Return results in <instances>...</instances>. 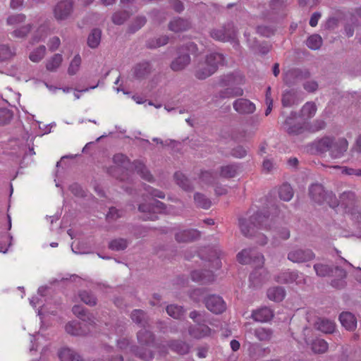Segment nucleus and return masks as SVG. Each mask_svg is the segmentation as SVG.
<instances>
[{
    "mask_svg": "<svg viewBox=\"0 0 361 361\" xmlns=\"http://www.w3.org/2000/svg\"><path fill=\"white\" fill-rule=\"evenodd\" d=\"M315 254L308 248L293 247L288 253L287 258L293 263H305L314 259Z\"/></svg>",
    "mask_w": 361,
    "mask_h": 361,
    "instance_id": "obj_9",
    "label": "nucleus"
},
{
    "mask_svg": "<svg viewBox=\"0 0 361 361\" xmlns=\"http://www.w3.org/2000/svg\"><path fill=\"white\" fill-rule=\"evenodd\" d=\"M128 242L123 238H117L111 240L109 244V247L114 251L125 250L128 246Z\"/></svg>",
    "mask_w": 361,
    "mask_h": 361,
    "instance_id": "obj_50",
    "label": "nucleus"
},
{
    "mask_svg": "<svg viewBox=\"0 0 361 361\" xmlns=\"http://www.w3.org/2000/svg\"><path fill=\"white\" fill-rule=\"evenodd\" d=\"M194 200L197 206L203 209H208L211 206V201L200 193H196L194 195Z\"/></svg>",
    "mask_w": 361,
    "mask_h": 361,
    "instance_id": "obj_54",
    "label": "nucleus"
},
{
    "mask_svg": "<svg viewBox=\"0 0 361 361\" xmlns=\"http://www.w3.org/2000/svg\"><path fill=\"white\" fill-rule=\"evenodd\" d=\"M79 297L87 305L94 306L97 304V298L90 292L82 290L79 293Z\"/></svg>",
    "mask_w": 361,
    "mask_h": 361,
    "instance_id": "obj_51",
    "label": "nucleus"
},
{
    "mask_svg": "<svg viewBox=\"0 0 361 361\" xmlns=\"http://www.w3.org/2000/svg\"><path fill=\"white\" fill-rule=\"evenodd\" d=\"M200 178L206 183L212 184L216 180V175L211 171H204L201 173Z\"/></svg>",
    "mask_w": 361,
    "mask_h": 361,
    "instance_id": "obj_61",
    "label": "nucleus"
},
{
    "mask_svg": "<svg viewBox=\"0 0 361 361\" xmlns=\"http://www.w3.org/2000/svg\"><path fill=\"white\" fill-rule=\"evenodd\" d=\"M16 55V48L8 44H0V61H6Z\"/></svg>",
    "mask_w": 361,
    "mask_h": 361,
    "instance_id": "obj_39",
    "label": "nucleus"
},
{
    "mask_svg": "<svg viewBox=\"0 0 361 361\" xmlns=\"http://www.w3.org/2000/svg\"><path fill=\"white\" fill-rule=\"evenodd\" d=\"M137 340L142 345H146L147 347L154 345L153 334L145 328L137 333Z\"/></svg>",
    "mask_w": 361,
    "mask_h": 361,
    "instance_id": "obj_32",
    "label": "nucleus"
},
{
    "mask_svg": "<svg viewBox=\"0 0 361 361\" xmlns=\"http://www.w3.org/2000/svg\"><path fill=\"white\" fill-rule=\"evenodd\" d=\"M151 71V67L149 63L143 62L137 64L132 70L133 77L135 79L141 80L147 76Z\"/></svg>",
    "mask_w": 361,
    "mask_h": 361,
    "instance_id": "obj_26",
    "label": "nucleus"
},
{
    "mask_svg": "<svg viewBox=\"0 0 361 361\" xmlns=\"http://www.w3.org/2000/svg\"><path fill=\"white\" fill-rule=\"evenodd\" d=\"M33 30V24L28 23L26 25H20L16 27L11 32V35L13 38L17 39H26L31 31Z\"/></svg>",
    "mask_w": 361,
    "mask_h": 361,
    "instance_id": "obj_30",
    "label": "nucleus"
},
{
    "mask_svg": "<svg viewBox=\"0 0 361 361\" xmlns=\"http://www.w3.org/2000/svg\"><path fill=\"white\" fill-rule=\"evenodd\" d=\"M336 274L340 277V279H334L331 281V285L337 288H341L345 286V282L343 280L346 277V271L338 267H336Z\"/></svg>",
    "mask_w": 361,
    "mask_h": 361,
    "instance_id": "obj_44",
    "label": "nucleus"
},
{
    "mask_svg": "<svg viewBox=\"0 0 361 361\" xmlns=\"http://www.w3.org/2000/svg\"><path fill=\"white\" fill-rule=\"evenodd\" d=\"M130 317L132 320L140 326H146L148 322V317L144 311L141 310H134L132 312Z\"/></svg>",
    "mask_w": 361,
    "mask_h": 361,
    "instance_id": "obj_38",
    "label": "nucleus"
},
{
    "mask_svg": "<svg viewBox=\"0 0 361 361\" xmlns=\"http://www.w3.org/2000/svg\"><path fill=\"white\" fill-rule=\"evenodd\" d=\"M314 326L317 329L324 334H332L336 328L335 322L326 318H318Z\"/></svg>",
    "mask_w": 361,
    "mask_h": 361,
    "instance_id": "obj_25",
    "label": "nucleus"
},
{
    "mask_svg": "<svg viewBox=\"0 0 361 361\" xmlns=\"http://www.w3.org/2000/svg\"><path fill=\"white\" fill-rule=\"evenodd\" d=\"M286 295L285 289L283 287L276 286L268 289L267 297L269 300L275 302H281Z\"/></svg>",
    "mask_w": 361,
    "mask_h": 361,
    "instance_id": "obj_33",
    "label": "nucleus"
},
{
    "mask_svg": "<svg viewBox=\"0 0 361 361\" xmlns=\"http://www.w3.org/2000/svg\"><path fill=\"white\" fill-rule=\"evenodd\" d=\"M73 11L72 0H61L53 8V15L57 21L68 20Z\"/></svg>",
    "mask_w": 361,
    "mask_h": 361,
    "instance_id": "obj_8",
    "label": "nucleus"
},
{
    "mask_svg": "<svg viewBox=\"0 0 361 361\" xmlns=\"http://www.w3.org/2000/svg\"><path fill=\"white\" fill-rule=\"evenodd\" d=\"M252 318L258 322H267L274 317V312L267 307H262L257 310H253L251 315Z\"/></svg>",
    "mask_w": 361,
    "mask_h": 361,
    "instance_id": "obj_20",
    "label": "nucleus"
},
{
    "mask_svg": "<svg viewBox=\"0 0 361 361\" xmlns=\"http://www.w3.org/2000/svg\"><path fill=\"white\" fill-rule=\"evenodd\" d=\"M46 47L41 45L32 50L29 54V59L34 63L39 62L45 56Z\"/></svg>",
    "mask_w": 361,
    "mask_h": 361,
    "instance_id": "obj_43",
    "label": "nucleus"
},
{
    "mask_svg": "<svg viewBox=\"0 0 361 361\" xmlns=\"http://www.w3.org/2000/svg\"><path fill=\"white\" fill-rule=\"evenodd\" d=\"M192 281L202 284L211 283L214 281V275L212 271L208 270H195L191 273Z\"/></svg>",
    "mask_w": 361,
    "mask_h": 361,
    "instance_id": "obj_23",
    "label": "nucleus"
},
{
    "mask_svg": "<svg viewBox=\"0 0 361 361\" xmlns=\"http://www.w3.org/2000/svg\"><path fill=\"white\" fill-rule=\"evenodd\" d=\"M281 102L283 106L290 107L298 104L300 101L298 98L297 92L293 90H290L283 92Z\"/></svg>",
    "mask_w": 361,
    "mask_h": 361,
    "instance_id": "obj_31",
    "label": "nucleus"
},
{
    "mask_svg": "<svg viewBox=\"0 0 361 361\" xmlns=\"http://www.w3.org/2000/svg\"><path fill=\"white\" fill-rule=\"evenodd\" d=\"M214 332L208 326L200 324L190 326L188 328V334L190 336L196 339H201L209 336Z\"/></svg>",
    "mask_w": 361,
    "mask_h": 361,
    "instance_id": "obj_18",
    "label": "nucleus"
},
{
    "mask_svg": "<svg viewBox=\"0 0 361 361\" xmlns=\"http://www.w3.org/2000/svg\"><path fill=\"white\" fill-rule=\"evenodd\" d=\"M204 302L207 310L214 314L222 313L226 310V304L219 296L210 295L205 299Z\"/></svg>",
    "mask_w": 361,
    "mask_h": 361,
    "instance_id": "obj_14",
    "label": "nucleus"
},
{
    "mask_svg": "<svg viewBox=\"0 0 361 361\" xmlns=\"http://www.w3.org/2000/svg\"><path fill=\"white\" fill-rule=\"evenodd\" d=\"M356 200V195L353 191H345L340 195V204L345 207L353 206Z\"/></svg>",
    "mask_w": 361,
    "mask_h": 361,
    "instance_id": "obj_36",
    "label": "nucleus"
},
{
    "mask_svg": "<svg viewBox=\"0 0 361 361\" xmlns=\"http://www.w3.org/2000/svg\"><path fill=\"white\" fill-rule=\"evenodd\" d=\"M237 259L240 264L253 263L257 268H262L264 258L262 254L254 253L250 249L243 250L237 255Z\"/></svg>",
    "mask_w": 361,
    "mask_h": 361,
    "instance_id": "obj_11",
    "label": "nucleus"
},
{
    "mask_svg": "<svg viewBox=\"0 0 361 361\" xmlns=\"http://www.w3.org/2000/svg\"><path fill=\"white\" fill-rule=\"evenodd\" d=\"M326 192L323 186L319 183L311 185L309 188V195L310 198L317 204H322L324 202Z\"/></svg>",
    "mask_w": 361,
    "mask_h": 361,
    "instance_id": "obj_21",
    "label": "nucleus"
},
{
    "mask_svg": "<svg viewBox=\"0 0 361 361\" xmlns=\"http://www.w3.org/2000/svg\"><path fill=\"white\" fill-rule=\"evenodd\" d=\"M210 36L215 40L228 42L235 38L236 31L232 24H228L226 26L212 30Z\"/></svg>",
    "mask_w": 361,
    "mask_h": 361,
    "instance_id": "obj_12",
    "label": "nucleus"
},
{
    "mask_svg": "<svg viewBox=\"0 0 361 361\" xmlns=\"http://www.w3.org/2000/svg\"><path fill=\"white\" fill-rule=\"evenodd\" d=\"M326 123L324 122V121L322 119H317L312 123L311 126L307 127V130L315 132L324 129Z\"/></svg>",
    "mask_w": 361,
    "mask_h": 361,
    "instance_id": "obj_64",
    "label": "nucleus"
},
{
    "mask_svg": "<svg viewBox=\"0 0 361 361\" xmlns=\"http://www.w3.org/2000/svg\"><path fill=\"white\" fill-rule=\"evenodd\" d=\"M49 31V22L46 21L42 24H40L37 29H35L31 36L30 39V44H34L37 42H39L42 40H44Z\"/></svg>",
    "mask_w": 361,
    "mask_h": 361,
    "instance_id": "obj_19",
    "label": "nucleus"
},
{
    "mask_svg": "<svg viewBox=\"0 0 361 361\" xmlns=\"http://www.w3.org/2000/svg\"><path fill=\"white\" fill-rule=\"evenodd\" d=\"M73 313L83 321L86 319L90 320L89 316L87 315L85 308L79 305H75L72 309Z\"/></svg>",
    "mask_w": 361,
    "mask_h": 361,
    "instance_id": "obj_59",
    "label": "nucleus"
},
{
    "mask_svg": "<svg viewBox=\"0 0 361 361\" xmlns=\"http://www.w3.org/2000/svg\"><path fill=\"white\" fill-rule=\"evenodd\" d=\"M190 63V57L188 53H182L176 57L171 63V68L173 71H180L183 70Z\"/></svg>",
    "mask_w": 361,
    "mask_h": 361,
    "instance_id": "obj_24",
    "label": "nucleus"
},
{
    "mask_svg": "<svg viewBox=\"0 0 361 361\" xmlns=\"http://www.w3.org/2000/svg\"><path fill=\"white\" fill-rule=\"evenodd\" d=\"M293 190L289 184H283L279 189V196L281 200L290 201L293 198Z\"/></svg>",
    "mask_w": 361,
    "mask_h": 361,
    "instance_id": "obj_40",
    "label": "nucleus"
},
{
    "mask_svg": "<svg viewBox=\"0 0 361 361\" xmlns=\"http://www.w3.org/2000/svg\"><path fill=\"white\" fill-rule=\"evenodd\" d=\"M62 61V56L59 54H56L47 61L46 68L49 71H55L60 66Z\"/></svg>",
    "mask_w": 361,
    "mask_h": 361,
    "instance_id": "obj_45",
    "label": "nucleus"
},
{
    "mask_svg": "<svg viewBox=\"0 0 361 361\" xmlns=\"http://www.w3.org/2000/svg\"><path fill=\"white\" fill-rule=\"evenodd\" d=\"M113 161L118 166L135 170L143 179L147 181H152L153 179L149 170L140 161H135L132 164H130L128 157L123 154H115L113 157Z\"/></svg>",
    "mask_w": 361,
    "mask_h": 361,
    "instance_id": "obj_6",
    "label": "nucleus"
},
{
    "mask_svg": "<svg viewBox=\"0 0 361 361\" xmlns=\"http://www.w3.org/2000/svg\"><path fill=\"white\" fill-rule=\"evenodd\" d=\"M310 73L307 71L298 68H292L283 73V82L288 86H292L301 80L308 78Z\"/></svg>",
    "mask_w": 361,
    "mask_h": 361,
    "instance_id": "obj_13",
    "label": "nucleus"
},
{
    "mask_svg": "<svg viewBox=\"0 0 361 361\" xmlns=\"http://www.w3.org/2000/svg\"><path fill=\"white\" fill-rule=\"evenodd\" d=\"M314 269L317 275L321 277L327 276L333 271L329 266L321 263L315 264Z\"/></svg>",
    "mask_w": 361,
    "mask_h": 361,
    "instance_id": "obj_53",
    "label": "nucleus"
},
{
    "mask_svg": "<svg viewBox=\"0 0 361 361\" xmlns=\"http://www.w3.org/2000/svg\"><path fill=\"white\" fill-rule=\"evenodd\" d=\"M275 281L279 283L289 284L295 283L297 285L305 283V276L298 271L284 270L275 276Z\"/></svg>",
    "mask_w": 361,
    "mask_h": 361,
    "instance_id": "obj_10",
    "label": "nucleus"
},
{
    "mask_svg": "<svg viewBox=\"0 0 361 361\" xmlns=\"http://www.w3.org/2000/svg\"><path fill=\"white\" fill-rule=\"evenodd\" d=\"M130 350L134 352L135 355L144 360H149L153 357V353L150 350L141 348L135 349L130 347Z\"/></svg>",
    "mask_w": 361,
    "mask_h": 361,
    "instance_id": "obj_52",
    "label": "nucleus"
},
{
    "mask_svg": "<svg viewBox=\"0 0 361 361\" xmlns=\"http://www.w3.org/2000/svg\"><path fill=\"white\" fill-rule=\"evenodd\" d=\"M255 335L259 341H269L272 336V331L270 329L260 327L255 329Z\"/></svg>",
    "mask_w": 361,
    "mask_h": 361,
    "instance_id": "obj_48",
    "label": "nucleus"
},
{
    "mask_svg": "<svg viewBox=\"0 0 361 361\" xmlns=\"http://www.w3.org/2000/svg\"><path fill=\"white\" fill-rule=\"evenodd\" d=\"M123 211L116 209V207H111L108 213L106 214V218L109 222L114 221L123 216Z\"/></svg>",
    "mask_w": 361,
    "mask_h": 361,
    "instance_id": "obj_57",
    "label": "nucleus"
},
{
    "mask_svg": "<svg viewBox=\"0 0 361 361\" xmlns=\"http://www.w3.org/2000/svg\"><path fill=\"white\" fill-rule=\"evenodd\" d=\"M201 233L197 229L180 230L175 233V239L178 243H190L198 240Z\"/></svg>",
    "mask_w": 361,
    "mask_h": 361,
    "instance_id": "obj_16",
    "label": "nucleus"
},
{
    "mask_svg": "<svg viewBox=\"0 0 361 361\" xmlns=\"http://www.w3.org/2000/svg\"><path fill=\"white\" fill-rule=\"evenodd\" d=\"M334 169H340L341 170V173L348 176H355L357 177L361 176V169H353L348 166H333Z\"/></svg>",
    "mask_w": 361,
    "mask_h": 361,
    "instance_id": "obj_56",
    "label": "nucleus"
},
{
    "mask_svg": "<svg viewBox=\"0 0 361 361\" xmlns=\"http://www.w3.org/2000/svg\"><path fill=\"white\" fill-rule=\"evenodd\" d=\"M312 147L317 153L329 152L331 159H337L342 158L347 152L348 142L345 137L326 135L314 140Z\"/></svg>",
    "mask_w": 361,
    "mask_h": 361,
    "instance_id": "obj_1",
    "label": "nucleus"
},
{
    "mask_svg": "<svg viewBox=\"0 0 361 361\" xmlns=\"http://www.w3.org/2000/svg\"><path fill=\"white\" fill-rule=\"evenodd\" d=\"M324 201H326L329 205L333 208L337 207L340 204V200H338L336 195L331 192H326Z\"/></svg>",
    "mask_w": 361,
    "mask_h": 361,
    "instance_id": "obj_63",
    "label": "nucleus"
},
{
    "mask_svg": "<svg viewBox=\"0 0 361 361\" xmlns=\"http://www.w3.org/2000/svg\"><path fill=\"white\" fill-rule=\"evenodd\" d=\"M66 331L72 336H82L87 334L86 324L77 321L68 322L65 327Z\"/></svg>",
    "mask_w": 361,
    "mask_h": 361,
    "instance_id": "obj_22",
    "label": "nucleus"
},
{
    "mask_svg": "<svg viewBox=\"0 0 361 361\" xmlns=\"http://www.w3.org/2000/svg\"><path fill=\"white\" fill-rule=\"evenodd\" d=\"M273 223V219L269 216L257 212L248 220L240 219L239 227L245 236L251 237L255 235L258 229L271 230Z\"/></svg>",
    "mask_w": 361,
    "mask_h": 361,
    "instance_id": "obj_2",
    "label": "nucleus"
},
{
    "mask_svg": "<svg viewBox=\"0 0 361 361\" xmlns=\"http://www.w3.org/2000/svg\"><path fill=\"white\" fill-rule=\"evenodd\" d=\"M26 20V16L23 13H14L10 15L6 18V24L13 27L14 29L20 26Z\"/></svg>",
    "mask_w": 361,
    "mask_h": 361,
    "instance_id": "obj_37",
    "label": "nucleus"
},
{
    "mask_svg": "<svg viewBox=\"0 0 361 361\" xmlns=\"http://www.w3.org/2000/svg\"><path fill=\"white\" fill-rule=\"evenodd\" d=\"M241 165L238 163H231L223 165L219 168V176L223 178H233L238 176L241 172Z\"/></svg>",
    "mask_w": 361,
    "mask_h": 361,
    "instance_id": "obj_17",
    "label": "nucleus"
},
{
    "mask_svg": "<svg viewBox=\"0 0 361 361\" xmlns=\"http://www.w3.org/2000/svg\"><path fill=\"white\" fill-rule=\"evenodd\" d=\"M247 150L243 146H238L231 150V155L238 159H241L247 155Z\"/></svg>",
    "mask_w": 361,
    "mask_h": 361,
    "instance_id": "obj_62",
    "label": "nucleus"
},
{
    "mask_svg": "<svg viewBox=\"0 0 361 361\" xmlns=\"http://www.w3.org/2000/svg\"><path fill=\"white\" fill-rule=\"evenodd\" d=\"M174 178L176 183L185 190L191 188L190 183L185 176L181 172H176L174 174Z\"/></svg>",
    "mask_w": 361,
    "mask_h": 361,
    "instance_id": "obj_47",
    "label": "nucleus"
},
{
    "mask_svg": "<svg viewBox=\"0 0 361 361\" xmlns=\"http://www.w3.org/2000/svg\"><path fill=\"white\" fill-rule=\"evenodd\" d=\"M296 112H291L283 124V128L289 135H300L307 130L308 123L307 121H298Z\"/></svg>",
    "mask_w": 361,
    "mask_h": 361,
    "instance_id": "obj_7",
    "label": "nucleus"
},
{
    "mask_svg": "<svg viewBox=\"0 0 361 361\" xmlns=\"http://www.w3.org/2000/svg\"><path fill=\"white\" fill-rule=\"evenodd\" d=\"M168 345L173 351L180 355L187 354L190 349L189 345L181 341H171L168 343Z\"/></svg>",
    "mask_w": 361,
    "mask_h": 361,
    "instance_id": "obj_35",
    "label": "nucleus"
},
{
    "mask_svg": "<svg viewBox=\"0 0 361 361\" xmlns=\"http://www.w3.org/2000/svg\"><path fill=\"white\" fill-rule=\"evenodd\" d=\"M311 348L314 353L322 354L327 351L329 345L324 339L317 338L312 341Z\"/></svg>",
    "mask_w": 361,
    "mask_h": 361,
    "instance_id": "obj_42",
    "label": "nucleus"
},
{
    "mask_svg": "<svg viewBox=\"0 0 361 361\" xmlns=\"http://www.w3.org/2000/svg\"><path fill=\"white\" fill-rule=\"evenodd\" d=\"M234 110L240 114H251L256 109L255 104L247 99L240 98L233 103Z\"/></svg>",
    "mask_w": 361,
    "mask_h": 361,
    "instance_id": "obj_15",
    "label": "nucleus"
},
{
    "mask_svg": "<svg viewBox=\"0 0 361 361\" xmlns=\"http://www.w3.org/2000/svg\"><path fill=\"white\" fill-rule=\"evenodd\" d=\"M128 18V14L126 12H117L112 16V21L116 25H122Z\"/></svg>",
    "mask_w": 361,
    "mask_h": 361,
    "instance_id": "obj_60",
    "label": "nucleus"
},
{
    "mask_svg": "<svg viewBox=\"0 0 361 361\" xmlns=\"http://www.w3.org/2000/svg\"><path fill=\"white\" fill-rule=\"evenodd\" d=\"M81 64V58L80 55H76L74 56L73 60L71 61L70 66L68 69V73L69 75H75L79 71L80 66Z\"/></svg>",
    "mask_w": 361,
    "mask_h": 361,
    "instance_id": "obj_55",
    "label": "nucleus"
},
{
    "mask_svg": "<svg viewBox=\"0 0 361 361\" xmlns=\"http://www.w3.org/2000/svg\"><path fill=\"white\" fill-rule=\"evenodd\" d=\"M13 118L11 111L6 109H0V125H6Z\"/></svg>",
    "mask_w": 361,
    "mask_h": 361,
    "instance_id": "obj_58",
    "label": "nucleus"
},
{
    "mask_svg": "<svg viewBox=\"0 0 361 361\" xmlns=\"http://www.w3.org/2000/svg\"><path fill=\"white\" fill-rule=\"evenodd\" d=\"M339 319L342 326L347 330L353 331L357 327V319L350 312H342L339 316Z\"/></svg>",
    "mask_w": 361,
    "mask_h": 361,
    "instance_id": "obj_27",
    "label": "nucleus"
},
{
    "mask_svg": "<svg viewBox=\"0 0 361 361\" xmlns=\"http://www.w3.org/2000/svg\"><path fill=\"white\" fill-rule=\"evenodd\" d=\"M224 62V56L219 53H211L206 58L199 61L195 68V76L204 80L214 73L219 65Z\"/></svg>",
    "mask_w": 361,
    "mask_h": 361,
    "instance_id": "obj_4",
    "label": "nucleus"
},
{
    "mask_svg": "<svg viewBox=\"0 0 361 361\" xmlns=\"http://www.w3.org/2000/svg\"><path fill=\"white\" fill-rule=\"evenodd\" d=\"M166 312L174 319H180L183 314L184 310L181 306L170 305L166 307Z\"/></svg>",
    "mask_w": 361,
    "mask_h": 361,
    "instance_id": "obj_49",
    "label": "nucleus"
},
{
    "mask_svg": "<svg viewBox=\"0 0 361 361\" xmlns=\"http://www.w3.org/2000/svg\"><path fill=\"white\" fill-rule=\"evenodd\" d=\"M102 31L98 28L92 30L87 38L88 46L91 48H96L101 41Z\"/></svg>",
    "mask_w": 361,
    "mask_h": 361,
    "instance_id": "obj_41",
    "label": "nucleus"
},
{
    "mask_svg": "<svg viewBox=\"0 0 361 361\" xmlns=\"http://www.w3.org/2000/svg\"><path fill=\"white\" fill-rule=\"evenodd\" d=\"M138 210L142 214L141 218L145 221L156 220L158 213H171V207L168 208L164 203L155 200L150 203L140 204L138 207Z\"/></svg>",
    "mask_w": 361,
    "mask_h": 361,
    "instance_id": "obj_5",
    "label": "nucleus"
},
{
    "mask_svg": "<svg viewBox=\"0 0 361 361\" xmlns=\"http://www.w3.org/2000/svg\"><path fill=\"white\" fill-rule=\"evenodd\" d=\"M61 361H80V356L73 350L68 348H62L59 353Z\"/></svg>",
    "mask_w": 361,
    "mask_h": 361,
    "instance_id": "obj_34",
    "label": "nucleus"
},
{
    "mask_svg": "<svg viewBox=\"0 0 361 361\" xmlns=\"http://www.w3.org/2000/svg\"><path fill=\"white\" fill-rule=\"evenodd\" d=\"M245 78L239 73H230L221 77L219 84L221 86L228 87L226 89L220 91L218 97L221 99L242 96L243 90L238 85L244 83Z\"/></svg>",
    "mask_w": 361,
    "mask_h": 361,
    "instance_id": "obj_3",
    "label": "nucleus"
},
{
    "mask_svg": "<svg viewBox=\"0 0 361 361\" xmlns=\"http://www.w3.org/2000/svg\"><path fill=\"white\" fill-rule=\"evenodd\" d=\"M190 27V22L180 18H174L169 24V29L174 32H184Z\"/></svg>",
    "mask_w": 361,
    "mask_h": 361,
    "instance_id": "obj_28",
    "label": "nucleus"
},
{
    "mask_svg": "<svg viewBox=\"0 0 361 361\" xmlns=\"http://www.w3.org/2000/svg\"><path fill=\"white\" fill-rule=\"evenodd\" d=\"M317 110V108L314 102H307L302 106L300 116L303 121H306L314 116Z\"/></svg>",
    "mask_w": 361,
    "mask_h": 361,
    "instance_id": "obj_29",
    "label": "nucleus"
},
{
    "mask_svg": "<svg viewBox=\"0 0 361 361\" xmlns=\"http://www.w3.org/2000/svg\"><path fill=\"white\" fill-rule=\"evenodd\" d=\"M322 44V39L320 37V35L317 34H314L310 36L306 41V45L307 46V47L312 50L319 49L321 47Z\"/></svg>",
    "mask_w": 361,
    "mask_h": 361,
    "instance_id": "obj_46",
    "label": "nucleus"
}]
</instances>
